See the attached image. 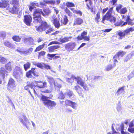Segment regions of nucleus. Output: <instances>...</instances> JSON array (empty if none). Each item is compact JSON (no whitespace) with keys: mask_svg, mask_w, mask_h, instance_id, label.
Instances as JSON below:
<instances>
[{"mask_svg":"<svg viewBox=\"0 0 134 134\" xmlns=\"http://www.w3.org/2000/svg\"><path fill=\"white\" fill-rule=\"evenodd\" d=\"M36 30L38 32H41L43 31H45L47 34H48L52 31L53 29L51 26L48 25L47 23L45 21L42 22L40 26L35 27Z\"/></svg>","mask_w":134,"mask_h":134,"instance_id":"nucleus-1","label":"nucleus"},{"mask_svg":"<svg viewBox=\"0 0 134 134\" xmlns=\"http://www.w3.org/2000/svg\"><path fill=\"white\" fill-rule=\"evenodd\" d=\"M49 98L44 96H42L41 97V100L43 101L44 105L50 110L55 107L57 103L54 101L49 100Z\"/></svg>","mask_w":134,"mask_h":134,"instance_id":"nucleus-2","label":"nucleus"},{"mask_svg":"<svg viewBox=\"0 0 134 134\" xmlns=\"http://www.w3.org/2000/svg\"><path fill=\"white\" fill-rule=\"evenodd\" d=\"M44 15V13H43L42 9H36L34 13V17L33 18V22L34 23H41L43 21L41 17V15Z\"/></svg>","mask_w":134,"mask_h":134,"instance_id":"nucleus-3","label":"nucleus"},{"mask_svg":"<svg viewBox=\"0 0 134 134\" xmlns=\"http://www.w3.org/2000/svg\"><path fill=\"white\" fill-rule=\"evenodd\" d=\"M5 68H2L0 69V75L2 76L3 79H4L5 76L8 75V73L10 72L12 70L11 63L9 62L5 65Z\"/></svg>","mask_w":134,"mask_h":134,"instance_id":"nucleus-4","label":"nucleus"},{"mask_svg":"<svg viewBox=\"0 0 134 134\" xmlns=\"http://www.w3.org/2000/svg\"><path fill=\"white\" fill-rule=\"evenodd\" d=\"M71 77L72 78L75 79L77 83L81 86L85 91H87L88 90L87 85L85 83V81L81 78L79 76L76 77L73 75H71Z\"/></svg>","mask_w":134,"mask_h":134,"instance_id":"nucleus-5","label":"nucleus"},{"mask_svg":"<svg viewBox=\"0 0 134 134\" xmlns=\"http://www.w3.org/2000/svg\"><path fill=\"white\" fill-rule=\"evenodd\" d=\"M48 79V81L50 84L51 86H53V84L54 85L55 90L57 91L59 90V88L62 87L60 84H58L57 82H55L53 78L50 76L47 75L46 76Z\"/></svg>","mask_w":134,"mask_h":134,"instance_id":"nucleus-6","label":"nucleus"},{"mask_svg":"<svg viewBox=\"0 0 134 134\" xmlns=\"http://www.w3.org/2000/svg\"><path fill=\"white\" fill-rule=\"evenodd\" d=\"M12 3L13 5V7L9 8V11L12 14H16L18 11V8L17 7L19 5V0H12Z\"/></svg>","mask_w":134,"mask_h":134,"instance_id":"nucleus-7","label":"nucleus"},{"mask_svg":"<svg viewBox=\"0 0 134 134\" xmlns=\"http://www.w3.org/2000/svg\"><path fill=\"white\" fill-rule=\"evenodd\" d=\"M24 88L25 90L28 91L31 96L33 98V96L31 94V91L33 92L35 94H36V92L33 87L32 83L29 82H27V85L24 87Z\"/></svg>","mask_w":134,"mask_h":134,"instance_id":"nucleus-8","label":"nucleus"},{"mask_svg":"<svg viewBox=\"0 0 134 134\" xmlns=\"http://www.w3.org/2000/svg\"><path fill=\"white\" fill-rule=\"evenodd\" d=\"M76 46V44L75 42H70L65 45L64 46L65 49L68 52L72 51Z\"/></svg>","mask_w":134,"mask_h":134,"instance_id":"nucleus-9","label":"nucleus"},{"mask_svg":"<svg viewBox=\"0 0 134 134\" xmlns=\"http://www.w3.org/2000/svg\"><path fill=\"white\" fill-rule=\"evenodd\" d=\"M19 119L20 122L27 128V123H29V122L26 116L25 115H23L19 118Z\"/></svg>","mask_w":134,"mask_h":134,"instance_id":"nucleus-10","label":"nucleus"},{"mask_svg":"<svg viewBox=\"0 0 134 134\" xmlns=\"http://www.w3.org/2000/svg\"><path fill=\"white\" fill-rule=\"evenodd\" d=\"M35 82L36 84L35 86L36 87H37L40 88H41L46 87L47 86V83L45 82H43L41 81H35Z\"/></svg>","mask_w":134,"mask_h":134,"instance_id":"nucleus-11","label":"nucleus"},{"mask_svg":"<svg viewBox=\"0 0 134 134\" xmlns=\"http://www.w3.org/2000/svg\"><path fill=\"white\" fill-rule=\"evenodd\" d=\"M65 103L66 105L71 106L74 109L76 110L77 109L78 106L77 103L68 100L65 101Z\"/></svg>","mask_w":134,"mask_h":134,"instance_id":"nucleus-12","label":"nucleus"},{"mask_svg":"<svg viewBox=\"0 0 134 134\" xmlns=\"http://www.w3.org/2000/svg\"><path fill=\"white\" fill-rule=\"evenodd\" d=\"M15 86V83L14 80L13 79H10L9 80L8 84V90L11 91Z\"/></svg>","mask_w":134,"mask_h":134,"instance_id":"nucleus-13","label":"nucleus"},{"mask_svg":"<svg viewBox=\"0 0 134 134\" xmlns=\"http://www.w3.org/2000/svg\"><path fill=\"white\" fill-rule=\"evenodd\" d=\"M32 20L31 16L29 15H26L24 16V22L28 26H30Z\"/></svg>","mask_w":134,"mask_h":134,"instance_id":"nucleus-14","label":"nucleus"},{"mask_svg":"<svg viewBox=\"0 0 134 134\" xmlns=\"http://www.w3.org/2000/svg\"><path fill=\"white\" fill-rule=\"evenodd\" d=\"M73 89L76 91L79 96L83 97V95L82 94L83 90L79 86L77 85L75 86Z\"/></svg>","mask_w":134,"mask_h":134,"instance_id":"nucleus-15","label":"nucleus"},{"mask_svg":"<svg viewBox=\"0 0 134 134\" xmlns=\"http://www.w3.org/2000/svg\"><path fill=\"white\" fill-rule=\"evenodd\" d=\"M109 20L112 24L114 23L116 21V18L112 15L109 16H107L104 18V17H103L102 20Z\"/></svg>","mask_w":134,"mask_h":134,"instance_id":"nucleus-16","label":"nucleus"},{"mask_svg":"<svg viewBox=\"0 0 134 134\" xmlns=\"http://www.w3.org/2000/svg\"><path fill=\"white\" fill-rule=\"evenodd\" d=\"M126 54V52L123 51H119L117 54H116L114 57V58H117L119 59L121 57H123Z\"/></svg>","mask_w":134,"mask_h":134,"instance_id":"nucleus-17","label":"nucleus"},{"mask_svg":"<svg viewBox=\"0 0 134 134\" xmlns=\"http://www.w3.org/2000/svg\"><path fill=\"white\" fill-rule=\"evenodd\" d=\"M124 125L123 124H122L120 125H118L116 127V129L117 131L118 130L119 133L121 132V134H126V132L124 131Z\"/></svg>","mask_w":134,"mask_h":134,"instance_id":"nucleus-18","label":"nucleus"},{"mask_svg":"<svg viewBox=\"0 0 134 134\" xmlns=\"http://www.w3.org/2000/svg\"><path fill=\"white\" fill-rule=\"evenodd\" d=\"M4 44L6 47L9 48L14 49L15 48V46L8 41H6L4 43Z\"/></svg>","mask_w":134,"mask_h":134,"instance_id":"nucleus-19","label":"nucleus"},{"mask_svg":"<svg viewBox=\"0 0 134 134\" xmlns=\"http://www.w3.org/2000/svg\"><path fill=\"white\" fill-rule=\"evenodd\" d=\"M35 69L34 68H32L31 70L27 72L26 74V76L28 77H31L32 76V74L34 76H38V75H36L34 71Z\"/></svg>","mask_w":134,"mask_h":134,"instance_id":"nucleus-20","label":"nucleus"},{"mask_svg":"<svg viewBox=\"0 0 134 134\" xmlns=\"http://www.w3.org/2000/svg\"><path fill=\"white\" fill-rule=\"evenodd\" d=\"M60 46L59 45H55L50 46L48 48L49 52H52L56 51V50L59 48Z\"/></svg>","mask_w":134,"mask_h":134,"instance_id":"nucleus-21","label":"nucleus"},{"mask_svg":"<svg viewBox=\"0 0 134 134\" xmlns=\"http://www.w3.org/2000/svg\"><path fill=\"white\" fill-rule=\"evenodd\" d=\"M130 16H127V19L126 20V21L124 22L122 24V26H124L128 24L130 25H132L134 23L132 22V20L130 18Z\"/></svg>","mask_w":134,"mask_h":134,"instance_id":"nucleus-22","label":"nucleus"},{"mask_svg":"<svg viewBox=\"0 0 134 134\" xmlns=\"http://www.w3.org/2000/svg\"><path fill=\"white\" fill-rule=\"evenodd\" d=\"M20 72V68L16 67L15 69V70L13 72V75L15 78H17L19 76V74Z\"/></svg>","mask_w":134,"mask_h":134,"instance_id":"nucleus-23","label":"nucleus"},{"mask_svg":"<svg viewBox=\"0 0 134 134\" xmlns=\"http://www.w3.org/2000/svg\"><path fill=\"white\" fill-rule=\"evenodd\" d=\"M53 23L55 27L57 28H59L60 26L63 25V22L62 20L61 24H60L59 21L56 18H54L53 19Z\"/></svg>","mask_w":134,"mask_h":134,"instance_id":"nucleus-24","label":"nucleus"},{"mask_svg":"<svg viewBox=\"0 0 134 134\" xmlns=\"http://www.w3.org/2000/svg\"><path fill=\"white\" fill-rule=\"evenodd\" d=\"M24 42L25 43H29L32 44L34 41L33 39L31 37L25 38L24 39Z\"/></svg>","mask_w":134,"mask_h":134,"instance_id":"nucleus-25","label":"nucleus"},{"mask_svg":"<svg viewBox=\"0 0 134 134\" xmlns=\"http://www.w3.org/2000/svg\"><path fill=\"white\" fill-rule=\"evenodd\" d=\"M116 64L114 63L113 65L109 64L107 66L105 67V70L107 71H109L112 69L116 66Z\"/></svg>","mask_w":134,"mask_h":134,"instance_id":"nucleus-26","label":"nucleus"},{"mask_svg":"<svg viewBox=\"0 0 134 134\" xmlns=\"http://www.w3.org/2000/svg\"><path fill=\"white\" fill-rule=\"evenodd\" d=\"M71 38V37H65L63 38H60L59 41L61 42L64 43L69 41Z\"/></svg>","mask_w":134,"mask_h":134,"instance_id":"nucleus-27","label":"nucleus"},{"mask_svg":"<svg viewBox=\"0 0 134 134\" xmlns=\"http://www.w3.org/2000/svg\"><path fill=\"white\" fill-rule=\"evenodd\" d=\"M83 20L80 18H77L75 19L74 21V25H80L83 22Z\"/></svg>","mask_w":134,"mask_h":134,"instance_id":"nucleus-28","label":"nucleus"},{"mask_svg":"<svg viewBox=\"0 0 134 134\" xmlns=\"http://www.w3.org/2000/svg\"><path fill=\"white\" fill-rule=\"evenodd\" d=\"M8 5V2L5 1H2L0 2V7L2 8H5Z\"/></svg>","mask_w":134,"mask_h":134,"instance_id":"nucleus-29","label":"nucleus"},{"mask_svg":"<svg viewBox=\"0 0 134 134\" xmlns=\"http://www.w3.org/2000/svg\"><path fill=\"white\" fill-rule=\"evenodd\" d=\"M124 86H122L119 88L116 93L117 96H119L121 94L124 93Z\"/></svg>","mask_w":134,"mask_h":134,"instance_id":"nucleus-30","label":"nucleus"},{"mask_svg":"<svg viewBox=\"0 0 134 134\" xmlns=\"http://www.w3.org/2000/svg\"><path fill=\"white\" fill-rule=\"evenodd\" d=\"M33 64L35 66H36L37 67L41 68L43 69V65L44 63H40L36 62H34L33 63Z\"/></svg>","mask_w":134,"mask_h":134,"instance_id":"nucleus-31","label":"nucleus"},{"mask_svg":"<svg viewBox=\"0 0 134 134\" xmlns=\"http://www.w3.org/2000/svg\"><path fill=\"white\" fill-rule=\"evenodd\" d=\"M118 35L119 36L118 38L120 39H122L125 37V33L122 31H119L118 32Z\"/></svg>","mask_w":134,"mask_h":134,"instance_id":"nucleus-32","label":"nucleus"},{"mask_svg":"<svg viewBox=\"0 0 134 134\" xmlns=\"http://www.w3.org/2000/svg\"><path fill=\"white\" fill-rule=\"evenodd\" d=\"M21 38V37H20L17 36H14L12 37V39L14 41L19 42H20Z\"/></svg>","mask_w":134,"mask_h":134,"instance_id":"nucleus-33","label":"nucleus"},{"mask_svg":"<svg viewBox=\"0 0 134 134\" xmlns=\"http://www.w3.org/2000/svg\"><path fill=\"white\" fill-rule=\"evenodd\" d=\"M113 124L111 126V129L112 130V134H118V133H120L119 132V131L118 130V131H116L114 129L113 127ZM107 134H111V133L110 132H109L107 133Z\"/></svg>","mask_w":134,"mask_h":134,"instance_id":"nucleus-34","label":"nucleus"},{"mask_svg":"<svg viewBox=\"0 0 134 134\" xmlns=\"http://www.w3.org/2000/svg\"><path fill=\"white\" fill-rule=\"evenodd\" d=\"M113 10V8H110L109 10L107 12L106 15L103 17L104 18L107 16H108L111 15V13Z\"/></svg>","mask_w":134,"mask_h":134,"instance_id":"nucleus-35","label":"nucleus"},{"mask_svg":"<svg viewBox=\"0 0 134 134\" xmlns=\"http://www.w3.org/2000/svg\"><path fill=\"white\" fill-rule=\"evenodd\" d=\"M44 2L46 4H50L52 5H54L55 3V1L52 0H45Z\"/></svg>","mask_w":134,"mask_h":134,"instance_id":"nucleus-36","label":"nucleus"},{"mask_svg":"<svg viewBox=\"0 0 134 134\" xmlns=\"http://www.w3.org/2000/svg\"><path fill=\"white\" fill-rule=\"evenodd\" d=\"M31 65V64L30 63L28 62L24 64V67L25 71L30 68Z\"/></svg>","mask_w":134,"mask_h":134,"instance_id":"nucleus-37","label":"nucleus"},{"mask_svg":"<svg viewBox=\"0 0 134 134\" xmlns=\"http://www.w3.org/2000/svg\"><path fill=\"white\" fill-rule=\"evenodd\" d=\"M133 126H131V125H129V127L128 129V131L132 133H134V128L133 127Z\"/></svg>","mask_w":134,"mask_h":134,"instance_id":"nucleus-38","label":"nucleus"},{"mask_svg":"<svg viewBox=\"0 0 134 134\" xmlns=\"http://www.w3.org/2000/svg\"><path fill=\"white\" fill-rule=\"evenodd\" d=\"M127 12V10L126 7H124L120 9L119 11L121 14H124Z\"/></svg>","mask_w":134,"mask_h":134,"instance_id":"nucleus-39","label":"nucleus"},{"mask_svg":"<svg viewBox=\"0 0 134 134\" xmlns=\"http://www.w3.org/2000/svg\"><path fill=\"white\" fill-rule=\"evenodd\" d=\"M45 45L44 43H43L42 45H40L37 47L35 51V52H37L39 51L42 49L44 47Z\"/></svg>","mask_w":134,"mask_h":134,"instance_id":"nucleus-40","label":"nucleus"},{"mask_svg":"<svg viewBox=\"0 0 134 134\" xmlns=\"http://www.w3.org/2000/svg\"><path fill=\"white\" fill-rule=\"evenodd\" d=\"M65 97V95L63 94L62 91H61L59 93L58 98L59 99H64Z\"/></svg>","mask_w":134,"mask_h":134,"instance_id":"nucleus-41","label":"nucleus"},{"mask_svg":"<svg viewBox=\"0 0 134 134\" xmlns=\"http://www.w3.org/2000/svg\"><path fill=\"white\" fill-rule=\"evenodd\" d=\"M33 50V49L32 48H30L28 49L26 51L22 52L23 54H27L28 53H31Z\"/></svg>","mask_w":134,"mask_h":134,"instance_id":"nucleus-42","label":"nucleus"},{"mask_svg":"<svg viewBox=\"0 0 134 134\" xmlns=\"http://www.w3.org/2000/svg\"><path fill=\"white\" fill-rule=\"evenodd\" d=\"M100 18V13L98 12L96 15V16L95 18V21L97 23H98L99 21V20Z\"/></svg>","mask_w":134,"mask_h":134,"instance_id":"nucleus-43","label":"nucleus"},{"mask_svg":"<svg viewBox=\"0 0 134 134\" xmlns=\"http://www.w3.org/2000/svg\"><path fill=\"white\" fill-rule=\"evenodd\" d=\"M116 109L117 111L119 112L121 111L122 110L121 105L120 104V102H119L116 107Z\"/></svg>","mask_w":134,"mask_h":134,"instance_id":"nucleus-44","label":"nucleus"},{"mask_svg":"<svg viewBox=\"0 0 134 134\" xmlns=\"http://www.w3.org/2000/svg\"><path fill=\"white\" fill-rule=\"evenodd\" d=\"M43 65V68H45V69H50L51 70V71L52 72H55V71H53L51 69V67L49 65L47 64H44Z\"/></svg>","mask_w":134,"mask_h":134,"instance_id":"nucleus-45","label":"nucleus"},{"mask_svg":"<svg viewBox=\"0 0 134 134\" xmlns=\"http://www.w3.org/2000/svg\"><path fill=\"white\" fill-rule=\"evenodd\" d=\"M68 21V19L67 17L66 16H65L64 18V21L63 24L66 25L67 24Z\"/></svg>","mask_w":134,"mask_h":134,"instance_id":"nucleus-46","label":"nucleus"},{"mask_svg":"<svg viewBox=\"0 0 134 134\" xmlns=\"http://www.w3.org/2000/svg\"><path fill=\"white\" fill-rule=\"evenodd\" d=\"M67 94V95L70 97H71L73 95L72 92L70 91H69L68 92L65 93V95Z\"/></svg>","mask_w":134,"mask_h":134,"instance_id":"nucleus-47","label":"nucleus"},{"mask_svg":"<svg viewBox=\"0 0 134 134\" xmlns=\"http://www.w3.org/2000/svg\"><path fill=\"white\" fill-rule=\"evenodd\" d=\"M44 12L43 13H44V15L43 16H45L46 15H48L50 13L49 10L48 9H44Z\"/></svg>","mask_w":134,"mask_h":134,"instance_id":"nucleus-48","label":"nucleus"},{"mask_svg":"<svg viewBox=\"0 0 134 134\" xmlns=\"http://www.w3.org/2000/svg\"><path fill=\"white\" fill-rule=\"evenodd\" d=\"M7 61L6 59L5 58L2 57L0 56V62L3 64L5 63Z\"/></svg>","mask_w":134,"mask_h":134,"instance_id":"nucleus-49","label":"nucleus"},{"mask_svg":"<svg viewBox=\"0 0 134 134\" xmlns=\"http://www.w3.org/2000/svg\"><path fill=\"white\" fill-rule=\"evenodd\" d=\"M66 5L67 7H71L74 6V4L72 3L68 2L66 3Z\"/></svg>","mask_w":134,"mask_h":134,"instance_id":"nucleus-50","label":"nucleus"},{"mask_svg":"<svg viewBox=\"0 0 134 134\" xmlns=\"http://www.w3.org/2000/svg\"><path fill=\"white\" fill-rule=\"evenodd\" d=\"M62 43H60L57 41H52L51 42H50L49 44H48V46H49L52 44H61Z\"/></svg>","mask_w":134,"mask_h":134,"instance_id":"nucleus-51","label":"nucleus"},{"mask_svg":"<svg viewBox=\"0 0 134 134\" xmlns=\"http://www.w3.org/2000/svg\"><path fill=\"white\" fill-rule=\"evenodd\" d=\"M74 13L79 14L80 16L82 15V13L81 12L78 10H73Z\"/></svg>","mask_w":134,"mask_h":134,"instance_id":"nucleus-52","label":"nucleus"},{"mask_svg":"<svg viewBox=\"0 0 134 134\" xmlns=\"http://www.w3.org/2000/svg\"><path fill=\"white\" fill-rule=\"evenodd\" d=\"M131 57H130V55L129 54L124 59V61L127 62L128 60H130Z\"/></svg>","mask_w":134,"mask_h":134,"instance_id":"nucleus-53","label":"nucleus"},{"mask_svg":"<svg viewBox=\"0 0 134 134\" xmlns=\"http://www.w3.org/2000/svg\"><path fill=\"white\" fill-rule=\"evenodd\" d=\"M6 36L5 33L4 31L0 32V37H4Z\"/></svg>","mask_w":134,"mask_h":134,"instance_id":"nucleus-54","label":"nucleus"},{"mask_svg":"<svg viewBox=\"0 0 134 134\" xmlns=\"http://www.w3.org/2000/svg\"><path fill=\"white\" fill-rule=\"evenodd\" d=\"M31 4L34 7H35V6L38 7L39 6V4L38 3H35V2H31Z\"/></svg>","mask_w":134,"mask_h":134,"instance_id":"nucleus-55","label":"nucleus"},{"mask_svg":"<svg viewBox=\"0 0 134 134\" xmlns=\"http://www.w3.org/2000/svg\"><path fill=\"white\" fill-rule=\"evenodd\" d=\"M7 98H8V99L7 102L8 103H10L13 107H14V104H13L11 99L8 97H7Z\"/></svg>","mask_w":134,"mask_h":134,"instance_id":"nucleus-56","label":"nucleus"},{"mask_svg":"<svg viewBox=\"0 0 134 134\" xmlns=\"http://www.w3.org/2000/svg\"><path fill=\"white\" fill-rule=\"evenodd\" d=\"M122 5L119 4L116 7V10L118 12L120 10V9L122 7Z\"/></svg>","mask_w":134,"mask_h":134,"instance_id":"nucleus-57","label":"nucleus"},{"mask_svg":"<svg viewBox=\"0 0 134 134\" xmlns=\"http://www.w3.org/2000/svg\"><path fill=\"white\" fill-rule=\"evenodd\" d=\"M87 31H84L81 33V36H82L83 38L85 36H86L87 35Z\"/></svg>","mask_w":134,"mask_h":134,"instance_id":"nucleus-58","label":"nucleus"},{"mask_svg":"<svg viewBox=\"0 0 134 134\" xmlns=\"http://www.w3.org/2000/svg\"><path fill=\"white\" fill-rule=\"evenodd\" d=\"M74 79L72 78L71 77V78H67L66 79L67 81L70 83H72L74 80Z\"/></svg>","mask_w":134,"mask_h":134,"instance_id":"nucleus-59","label":"nucleus"},{"mask_svg":"<svg viewBox=\"0 0 134 134\" xmlns=\"http://www.w3.org/2000/svg\"><path fill=\"white\" fill-rule=\"evenodd\" d=\"M56 55V54H47V56L48 57L52 58L54 57Z\"/></svg>","mask_w":134,"mask_h":134,"instance_id":"nucleus-60","label":"nucleus"},{"mask_svg":"<svg viewBox=\"0 0 134 134\" xmlns=\"http://www.w3.org/2000/svg\"><path fill=\"white\" fill-rule=\"evenodd\" d=\"M122 22L121 21V22L120 23H116L115 24H114V25H115L116 26H119L121 25V26H122Z\"/></svg>","mask_w":134,"mask_h":134,"instance_id":"nucleus-61","label":"nucleus"},{"mask_svg":"<svg viewBox=\"0 0 134 134\" xmlns=\"http://www.w3.org/2000/svg\"><path fill=\"white\" fill-rule=\"evenodd\" d=\"M92 0H85V1L86 2H87V1H88L89 3L88 4L90 5V6L92 7Z\"/></svg>","mask_w":134,"mask_h":134,"instance_id":"nucleus-62","label":"nucleus"},{"mask_svg":"<svg viewBox=\"0 0 134 134\" xmlns=\"http://www.w3.org/2000/svg\"><path fill=\"white\" fill-rule=\"evenodd\" d=\"M112 29H105L102 30V31H104L105 32H109Z\"/></svg>","mask_w":134,"mask_h":134,"instance_id":"nucleus-63","label":"nucleus"},{"mask_svg":"<svg viewBox=\"0 0 134 134\" xmlns=\"http://www.w3.org/2000/svg\"><path fill=\"white\" fill-rule=\"evenodd\" d=\"M117 0H112L111 1H110V2H111V3H112V5H113L117 2Z\"/></svg>","mask_w":134,"mask_h":134,"instance_id":"nucleus-64","label":"nucleus"}]
</instances>
